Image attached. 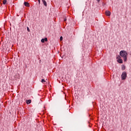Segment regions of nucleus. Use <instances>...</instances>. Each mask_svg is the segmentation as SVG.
<instances>
[{
    "label": "nucleus",
    "instance_id": "obj_7",
    "mask_svg": "<svg viewBox=\"0 0 131 131\" xmlns=\"http://www.w3.org/2000/svg\"><path fill=\"white\" fill-rule=\"evenodd\" d=\"M27 104H30V103H31V100L29 99L28 100H27Z\"/></svg>",
    "mask_w": 131,
    "mask_h": 131
},
{
    "label": "nucleus",
    "instance_id": "obj_12",
    "mask_svg": "<svg viewBox=\"0 0 131 131\" xmlns=\"http://www.w3.org/2000/svg\"><path fill=\"white\" fill-rule=\"evenodd\" d=\"M27 31H28V32H30V30L29 27H27Z\"/></svg>",
    "mask_w": 131,
    "mask_h": 131
},
{
    "label": "nucleus",
    "instance_id": "obj_17",
    "mask_svg": "<svg viewBox=\"0 0 131 131\" xmlns=\"http://www.w3.org/2000/svg\"><path fill=\"white\" fill-rule=\"evenodd\" d=\"M42 3H43V1H44V0H42Z\"/></svg>",
    "mask_w": 131,
    "mask_h": 131
},
{
    "label": "nucleus",
    "instance_id": "obj_10",
    "mask_svg": "<svg viewBox=\"0 0 131 131\" xmlns=\"http://www.w3.org/2000/svg\"><path fill=\"white\" fill-rule=\"evenodd\" d=\"M7 2V0H4L3 4H4V5L6 4Z\"/></svg>",
    "mask_w": 131,
    "mask_h": 131
},
{
    "label": "nucleus",
    "instance_id": "obj_9",
    "mask_svg": "<svg viewBox=\"0 0 131 131\" xmlns=\"http://www.w3.org/2000/svg\"><path fill=\"white\" fill-rule=\"evenodd\" d=\"M43 4L45 5V6H47V3L46 0H43Z\"/></svg>",
    "mask_w": 131,
    "mask_h": 131
},
{
    "label": "nucleus",
    "instance_id": "obj_14",
    "mask_svg": "<svg viewBox=\"0 0 131 131\" xmlns=\"http://www.w3.org/2000/svg\"><path fill=\"white\" fill-rule=\"evenodd\" d=\"M67 17H64V21H67Z\"/></svg>",
    "mask_w": 131,
    "mask_h": 131
},
{
    "label": "nucleus",
    "instance_id": "obj_6",
    "mask_svg": "<svg viewBox=\"0 0 131 131\" xmlns=\"http://www.w3.org/2000/svg\"><path fill=\"white\" fill-rule=\"evenodd\" d=\"M24 4H25V6H26L27 7H29V6H30V5L28 2H25Z\"/></svg>",
    "mask_w": 131,
    "mask_h": 131
},
{
    "label": "nucleus",
    "instance_id": "obj_16",
    "mask_svg": "<svg viewBox=\"0 0 131 131\" xmlns=\"http://www.w3.org/2000/svg\"><path fill=\"white\" fill-rule=\"evenodd\" d=\"M97 1H98V2H99V1H100V0H97Z\"/></svg>",
    "mask_w": 131,
    "mask_h": 131
},
{
    "label": "nucleus",
    "instance_id": "obj_2",
    "mask_svg": "<svg viewBox=\"0 0 131 131\" xmlns=\"http://www.w3.org/2000/svg\"><path fill=\"white\" fill-rule=\"evenodd\" d=\"M127 77V73L125 71H123L121 74V79L122 80L126 79Z\"/></svg>",
    "mask_w": 131,
    "mask_h": 131
},
{
    "label": "nucleus",
    "instance_id": "obj_15",
    "mask_svg": "<svg viewBox=\"0 0 131 131\" xmlns=\"http://www.w3.org/2000/svg\"><path fill=\"white\" fill-rule=\"evenodd\" d=\"M38 2H39V4H40V0H38Z\"/></svg>",
    "mask_w": 131,
    "mask_h": 131
},
{
    "label": "nucleus",
    "instance_id": "obj_1",
    "mask_svg": "<svg viewBox=\"0 0 131 131\" xmlns=\"http://www.w3.org/2000/svg\"><path fill=\"white\" fill-rule=\"evenodd\" d=\"M120 56H121V57L123 58L124 62L127 61V52L126 51H125V50H121V51L120 52Z\"/></svg>",
    "mask_w": 131,
    "mask_h": 131
},
{
    "label": "nucleus",
    "instance_id": "obj_13",
    "mask_svg": "<svg viewBox=\"0 0 131 131\" xmlns=\"http://www.w3.org/2000/svg\"><path fill=\"white\" fill-rule=\"evenodd\" d=\"M60 40H63V37L62 36L60 37Z\"/></svg>",
    "mask_w": 131,
    "mask_h": 131
},
{
    "label": "nucleus",
    "instance_id": "obj_11",
    "mask_svg": "<svg viewBox=\"0 0 131 131\" xmlns=\"http://www.w3.org/2000/svg\"><path fill=\"white\" fill-rule=\"evenodd\" d=\"M46 82V81L45 80V79H41V82L42 83H44V82Z\"/></svg>",
    "mask_w": 131,
    "mask_h": 131
},
{
    "label": "nucleus",
    "instance_id": "obj_5",
    "mask_svg": "<svg viewBox=\"0 0 131 131\" xmlns=\"http://www.w3.org/2000/svg\"><path fill=\"white\" fill-rule=\"evenodd\" d=\"M105 14L106 15V16H110V15H111V12L108 10H107L106 11H105Z\"/></svg>",
    "mask_w": 131,
    "mask_h": 131
},
{
    "label": "nucleus",
    "instance_id": "obj_4",
    "mask_svg": "<svg viewBox=\"0 0 131 131\" xmlns=\"http://www.w3.org/2000/svg\"><path fill=\"white\" fill-rule=\"evenodd\" d=\"M41 41L42 43H44L45 41H48V38H47V37H46V38H42Z\"/></svg>",
    "mask_w": 131,
    "mask_h": 131
},
{
    "label": "nucleus",
    "instance_id": "obj_3",
    "mask_svg": "<svg viewBox=\"0 0 131 131\" xmlns=\"http://www.w3.org/2000/svg\"><path fill=\"white\" fill-rule=\"evenodd\" d=\"M117 61L118 63H123V59H121V55H118V56L117 57Z\"/></svg>",
    "mask_w": 131,
    "mask_h": 131
},
{
    "label": "nucleus",
    "instance_id": "obj_8",
    "mask_svg": "<svg viewBox=\"0 0 131 131\" xmlns=\"http://www.w3.org/2000/svg\"><path fill=\"white\" fill-rule=\"evenodd\" d=\"M121 69H122V70H125V65H122V66H121Z\"/></svg>",
    "mask_w": 131,
    "mask_h": 131
}]
</instances>
